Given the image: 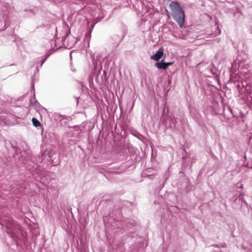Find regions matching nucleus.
<instances>
[{"label": "nucleus", "instance_id": "obj_3", "mask_svg": "<svg viewBox=\"0 0 252 252\" xmlns=\"http://www.w3.org/2000/svg\"><path fill=\"white\" fill-rule=\"evenodd\" d=\"M163 55V48H160L156 52V53L151 56V58L156 61H159L162 57Z\"/></svg>", "mask_w": 252, "mask_h": 252}, {"label": "nucleus", "instance_id": "obj_1", "mask_svg": "<svg viewBox=\"0 0 252 252\" xmlns=\"http://www.w3.org/2000/svg\"><path fill=\"white\" fill-rule=\"evenodd\" d=\"M173 19L178 24L179 27L181 28L183 27L185 19V13L183 10L179 11V12L174 14L172 15Z\"/></svg>", "mask_w": 252, "mask_h": 252}, {"label": "nucleus", "instance_id": "obj_2", "mask_svg": "<svg viewBox=\"0 0 252 252\" xmlns=\"http://www.w3.org/2000/svg\"><path fill=\"white\" fill-rule=\"evenodd\" d=\"M169 7L171 10L172 16L174 14L178 13L179 11L183 10L182 8L177 1H171L169 4Z\"/></svg>", "mask_w": 252, "mask_h": 252}, {"label": "nucleus", "instance_id": "obj_4", "mask_svg": "<svg viewBox=\"0 0 252 252\" xmlns=\"http://www.w3.org/2000/svg\"><path fill=\"white\" fill-rule=\"evenodd\" d=\"M155 66L158 67V69H166L167 68L166 65V63H157L155 64Z\"/></svg>", "mask_w": 252, "mask_h": 252}, {"label": "nucleus", "instance_id": "obj_6", "mask_svg": "<svg viewBox=\"0 0 252 252\" xmlns=\"http://www.w3.org/2000/svg\"><path fill=\"white\" fill-rule=\"evenodd\" d=\"M173 64L172 62L166 63V65L167 68L169 66Z\"/></svg>", "mask_w": 252, "mask_h": 252}, {"label": "nucleus", "instance_id": "obj_5", "mask_svg": "<svg viewBox=\"0 0 252 252\" xmlns=\"http://www.w3.org/2000/svg\"><path fill=\"white\" fill-rule=\"evenodd\" d=\"M32 122L33 126L35 127H38L41 125V123L36 118H33L32 119Z\"/></svg>", "mask_w": 252, "mask_h": 252}]
</instances>
